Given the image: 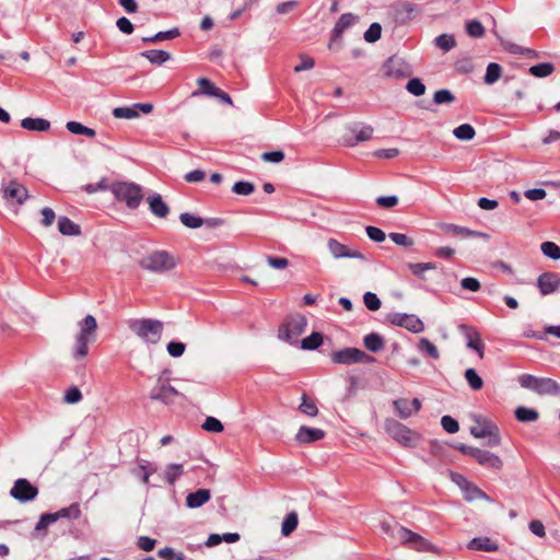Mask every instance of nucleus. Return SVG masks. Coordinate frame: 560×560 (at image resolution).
<instances>
[{
    "mask_svg": "<svg viewBox=\"0 0 560 560\" xmlns=\"http://www.w3.org/2000/svg\"><path fill=\"white\" fill-rule=\"evenodd\" d=\"M128 328L147 345L160 342L163 332V323L152 318L129 319Z\"/></svg>",
    "mask_w": 560,
    "mask_h": 560,
    "instance_id": "nucleus-1",
    "label": "nucleus"
},
{
    "mask_svg": "<svg viewBox=\"0 0 560 560\" xmlns=\"http://www.w3.org/2000/svg\"><path fill=\"white\" fill-rule=\"evenodd\" d=\"M80 331L75 337L73 347V358L81 360L89 353V343L95 340V332L97 329V322L93 315H86L83 320L79 323Z\"/></svg>",
    "mask_w": 560,
    "mask_h": 560,
    "instance_id": "nucleus-2",
    "label": "nucleus"
},
{
    "mask_svg": "<svg viewBox=\"0 0 560 560\" xmlns=\"http://www.w3.org/2000/svg\"><path fill=\"white\" fill-rule=\"evenodd\" d=\"M109 189L118 201L125 202L132 210L137 209L143 199L142 188L136 183L118 182L114 183Z\"/></svg>",
    "mask_w": 560,
    "mask_h": 560,
    "instance_id": "nucleus-3",
    "label": "nucleus"
},
{
    "mask_svg": "<svg viewBox=\"0 0 560 560\" xmlns=\"http://www.w3.org/2000/svg\"><path fill=\"white\" fill-rule=\"evenodd\" d=\"M176 259L165 250L152 252L139 260V266L154 273L167 272L176 267Z\"/></svg>",
    "mask_w": 560,
    "mask_h": 560,
    "instance_id": "nucleus-4",
    "label": "nucleus"
},
{
    "mask_svg": "<svg viewBox=\"0 0 560 560\" xmlns=\"http://www.w3.org/2000/svg\"><path fill=\"white\" fill-rule=\"evenodd\" d=\"M307 319L302 314L288 316L284 323L279 327L278 337L291 345L299 341L300 336L305 331Z\"/></svg>",
    "mask_w": 560,
    "mask_h": 560,
    "instance_id": "nucleus-5",
    "label": "nucleus"
},
{
    "mask_svg": "<svg viewBox=\"0 0 560 560\" xmlns=\"http://www.w3.org/2000/svg\"><path fill=\"white\" fill-rule=\"evenodd\" d=\"M395 540L419 552H436V548L421 535L401 526L394 532Z\"/></svg>",
    "mask_w": 560,
    "mask_h": 560,
    "instance_id": "nucleus-6",
    "label": "nucleus"
},
{
    "mask_svg": "<svg viewBox=\"0 0 560 560\" xmlns=\"http://www.w3.org/2000/svg\"><path fill=\"white\" fill-rule=\"evenodd\" d=\"M385 430L392 439L405 447H415L420 441L417 432L394 419L385 422Z\"/></svg>",
    "mask_w": 560,
    "mask_h": 560,
    "instance_id": "nucleus-7",
    "label": "nucleus"
},
{
    "mask_svg": "<svg viewBox=\"0 0 560 560\" xmlns=\"http://www.w3.org/2000/svg\"><path fill=\"white\" fill-rule=\"evenodd\" d=\"M178 397H183V394L170 384L167 372H163L151 389L150 398L152 400L162 401L165 405H171L174 404Z\"/></svg>",
    "mask_w": 560,
    "mask_h": 560,
    "instance_id": "nucleus-8",
    "label": "nucleus"
},
{
    "mask_svg": "<svg viewBox=\"0 0 560 560\" xmlns=\"http://www.w3.org/2000/svg\"><path fill=\"white\" fill-rule=\"evenodd\" d=\"M331 361L336 364L342 365H351L355 363H373L375 362V358L365 353L364 351L358 348H345L338 351H335L331 357Z\"/></svg>",
    "mask_w": 560,
    "mask_h": 560,
    "instance_id": "nucleus-9",
    "label": "nucleus"
},
{
    "mask_svg": "<svg viewBox=\"0 0 560 560\" xmlns=\"http://www.w3.org/2000/svg\"><path fill=\"white\" fill-rule=\"evenodd\" d=\"M381 71L386 78H406L411 74L410 66L397 56L389 57L383 63Z\"/></svg>",
    "mask_w": 560,
    "mask_h": 560,
    "instance_id": "nucleus-10",
    "label": "nucleus"
},
{
    "mask_svg": "<svg viewBox=\"0 0 560 560\" xmlns=\"http://www.w3.org/2000/svg\"><path fill=\"white\" fill-rule=\"evenodd\" d=\"M10 494L12 498L20 502H28L33 501L37 497L38 489L27 479L20 478L15 480L13 487L10 490Z\"/></svg>",
    "mask_w": 560,
    "mask_h": 560,
    "instance_id": "nucleus-11",
    "label": "nucleus"
},
{
    "mask_svg": "<svg viewBox=\"0 0 560 560\" xmlns=\"http://www.w3.org/2000/svg\"><path fill=\"white\" fill-rule=\"evenodd\" d=\"M389 320L393 325L404 327L413 334L424 330L422 320L413 314L394 313L389 316Z\"/></svg>",
    "mask_w": 560,
    "mask_h": 560,
    "instance_id": "nucleus-12",
    "label": "nucleus"
},
{
    "mask_svg": "<svg viewBox=\"0 0 560 560\" xmlns=\"http://www.w3.org/2000/svg\"><path fill=\"white\" fill-rule=\"evenodd\" d=\"M327 247L329 253L335 259L340 258H357L361 260H365V256L357 249H350L346 245L341 244L335 238H329L327 241Z\"/></svg>",
    "mask_w": 560,
    "mask_h": 560,
    "instance_id": "nucleus-13",
    "label": "nucleus"
},
{
    "mask_svg": "<svg viewBox=\"0 0 560 560\" xmlns=\"http://www.w3.org/2000/svg\"><path fill=\"white\" fill-rule=\"evenodd\" d=\"M393 406L401 419H407L421 409V401L418 398H413L412 400L398 398L393 401Z\"/></svg>",
    "mask_w": 560,
    "mask_h": 560,
    "instance_id": "nucleus-14",
    "label": "nucleus"
},
{
    "mask_svg": "<svg viewBox=\"0 0 560 560\" xmlns=\"http://www.w3.org/2000/svg\"><path fill=\"white\" fill-rule=\"evenodd\" d=\"M3 198L7 201H15L18 205H22L28 198V192L22 184L11 180L3 187Z\"/></svg>",
    "mask_w": 560,
    "mask_h": 560,
    "instance_id": "nucleus-15",
    "label": "nucleus"
},
{
    "mask_svg": "<svg viewBox=\"0 0 560 560\" xmlns=\"http://www.w3.org/2000/svg\"><path fill=\"white\" fill-rule=\"evenodd\" d=\"M537 285L542 295L553 293L560 285V278L552 272H545L539 276Z\"/></svg>",
    "mask_w": 560,
    "mask_h": 560,
    "instance_id": "nucleus-16",
    "label": "nucleus"
},
{
    "mask_svg": "<svg viewBox=\"0 0 560 560\" xmlns=\"http://www.w3.org/2000/svg\"><path fill=\"white\" fill-rule=\"evenodd\" d=\"M325 438V431L317 428H310L306 425L300 427L295 440L301 444H310Z\"/></svg>",
    "mask_w": 560,
    "mask_h": 560,
    "instance_id": "nucleus-17",
    "label": "nucleus"
},
{
    "mask_svg": "<svg viewBox=\"0 0 560 560\" xmlns=\"http://www.w3.org/2000/svg\"><path fill=\"white\" fill-rule=\"evenodd\" d=\"M480 465L485 466V467H489V468H492L494 470H500L502 469L503 467V462L502 459L489 452V451H485V450H480L478 448L477 452H475V457H474Z\"/></svg>",
    "mask_w": 560,
    "mask_h": 560,
    "instance_id": "nucleus-18",
    "label": "nucleus"
},
{
    "mask_svg": "<svg viewBox=\"0 0 560 560\" xmlns=\"http://www.w3.org/2000/svg\"><path fill=\"white\" fill-rule=\"evenodd\" d=\"M441 229L446 234H451V235L458 236V237H462V238H467V237H488V235L485 234V233L472 231V230H469L467 228L459 226V225L452 224V223L442 224Z\"/></svg>",
    "mask_w": 560,
    "mask_h": 560,
    "instance_id": "nucleus-19",
    "label": "nucleus"
},
{
    "mask_svg": "<svg viewBox=\"0 0 560 560\" xmlns=\"http://www.w3.org/2000/svg\"><path fill=\"white\" fill-rule=\"evenodd\" d=\"M150 211L158 218H166L170 208L162 199V196L160 194H152L147 199Z\"/></svg>",
    "mask_w": 560,
    "mask_h": 560,
    "instance_id": "nucleus-20",
    "label": "nucleus"
},
{
    "mask_svg": "<svg viewBox=\"0 0 560 560\" xmlns=\"http://www.w3.org/2000/svg\"><path fill=\"white\" fill-rule=\"evenodd\" d=\"M476 422L477 424L470 428V433L478 439L487 438L497 428L494 423L480 417H476Z\"/></svg>",
    "mask_w": 560,
    "mask_h": 560,
    "instance_id": "nucleus-21",
    "label": "nucleus"
},
{
    "mask_svg": "<svg viewBox=\"0 0 560 560\" xmlns=\"http://www.w3.org/2000/svg\"><path fill=\"white\" fill-rule=\"evenodd\" d=\"M211 498L210 490L208 489H198L195 492L189 493L186 497V505L189 509H197L207 503Z\"/></svg>",
    "mask_w": 560,
    "mask_h": 560,
    "instance_id": "nucleus-22",
    "label": "nucleus"
},
{
    "mask_svg": "<svg viewBox=\"0 0 560 560\" xmlns=\"http://www.w3.org/2000/svg\"><path fill=\"white\" fill-rule=\"evenodd\" d=\"M462 491L464 493V498L467 501H475V500H486L491 501V499L487 495L486 492H483L480 488H478L476 485L471 482H464L462 481Z\"/></svg>",
    "mask_w": 560,
    "mask_h": 560,
    "instance_id": "nucleus-23",
    "label": "nucleus"
},
{
    "mask_svg": "<svg viewBox=\"0 0 560 560\" xmlns=\"http://www.w3.org/2000/svg\"><path fill=\"white\" fill-rule=\"evenodd\" d=\"M536 394L560 396V385L552 378L540 377Z\"/></svg>",
    "mask_w": 560,
    "mask_h": 560,
    "instance_id": "nucleus-24",
    "label": "nucleus"
},
{
    "mask_svg": "<svg viewBox=\"0 0 560 560\" xmlns=\"http://www.w3.org/2000/svg\"><path fill=\"white\" fill-rule=\"evenodd\" d=\"M470 550L497 551L498 545L489 537H477L471 539L467 546Z\"/></svg>",
    "mask_w": 560,
    "mask_h": 560,
    "instance_id": "nucleus-25",
    "label": "nucleus"
},
{
    "mask_svg": "<svg viewBox=\"0 0 560 560\" xmlns=\"http://www.w3.org/2000/svg\"><path fill=\"white\" fill-rule=\"evenodd\" d=\"M21 127L32 131H47L50 128V122L44 118H24L21 121Z\"/></svg>",
    "mask_w": 560,
    "mask_h": 560,
    "instance_id": "nucleus-26",
    "label": "nucleus"
},
{
    "mask_svg": "<svg viewBox=\"0 0 560 560\" xmlns=\"http://www.w3.org/2000/svg\"><path fill=\"white\" fill-rule=\"evenodd\" d=\"M58 230L62 235L77 236L81 234V229L67 217H60L58 220Z\"/></svg>",
    "mask_w": 560,
    "mask_h": 560,
    "instance_id": "nucleus-27",
    "label": "nucleus"
},
{
    "mask_svg": "<svg viewBox=\"0 0 560 560\" xmlns=\"http://www.w3.org/2000/svg\"><path fill=\"white\" fill-rule=\"evenodd\" d=\"M355 20L357 16L353 15L352 13H343L335 24V27L332 30V37L337 38L341 36L345 30L351 26L355 22Z\"/></svg>",
    "mask_w": 560,
    "mask_h": 560,
    "instance_id": "nucleus-28",
    "label": "nucleus"
},
{
    "mask_svg": "<svg viewBox=\"0 0 560 560\" xmlns=\"http://www.w3.org/2000/svg\"><path fill=\"white\" fill-rule=\"evenodd\" d=\"M364 347L371 352H378L384 348V339L377 332H371L363 338Z\"/></svg>",
    "mask_w": 560,
    "mask_h": 560,
    "instance_id": "nucleus-29",
    "label": "nucleus"
},
{
    "mask_svg": "<svg viewBox=\"0 0 560 560\" xmlns=\"http://www.w3.org/2000/svg\"><path fill=\"white\" fill-rule=\"evenodd\" d=\"M141 56L147 58L153 65H162L171 58V55L167 51L159 49L142 51Z\"/></svg>",
    "mask_w": 560,
    "mask_h": 560,
    "instance_id": "nucleus-30",
    "label": "nucleus"
},
{
    "mask_svg": "<svg viewBox=\"0 0 560 560\" xmlns=\"http://www.w3.org/2000/svg\"><path fill=\"white\" fill-rule=\"evenodd\" d=\"M184 474V467L180 464H171L164 470V480L173 486L175 481Z\"/></svg>",
    "mask_w": 560,
    "mask_h": 560,
    "instance_id": "nucleus-31",
    "label": "nucleus"
},
{
    "mask_svg": "<svg viewBox=\"0 0 560 560\" xmlns=\"http://www.w3.org/2000/svg\"><path fill=\"white\" fill-rule=\"evenodd\" d=\"M459 329L467 339V347L469 349L474 350L475 348H477L478 343L482 341L479 332L476 329L468 327L466 325H460Z\"/></svg>",
    "mask_w": 560,
    "mask_h": 560,
    "instance_id": "nucleus-32",
    "label": "nucleus"
},
{
    "mask_svg": "<svg viewBox=\"0 0 560 560\" xmlns=\"http://www.w3.org/2000/svg\"><path fill=\"white\" fill-rule=\"evenodd\" d=\"M514 413L515 418L520 422H535L539 417L538 412L535 409L523 406L517 407Z\"/></svg>",
    "mask_w": 560,
    "mask_h": 560,
    "instance_id": "nucleus-33",
    "label": "nucleus"
},
{
    "mask_svg": "<svg viewBox=\"0 0 560 560\" xmlns=\"http://www.w3.org/2000/svg\"><path fill=\"white\" fill-rule=\"evenodd\" d=\"M453 135L458 140L469 141L474 139V137L476 136V131L471 125L463 124L453 130Z\"/></svg>",
    "mask_w": 560,
    "mask_h": 560,
    "instance_id": "nucleus-34",
    "label": "nucleus"
},
{
    "mask_svg": "<svg viewBox=\"0 0 560 560\" xmlns=\"http://www.w3.org/2000/svg\"><path fill=\"white\" fill-rule=\"evenodd\" d=\"M502 75V68L497 62H490L487 67L483 81L486 84L491 85L495 83Z\"/></svg>",
    "mask_w": 560,
    "mask_h": 560,
    "instance_id": "nucleus-35",
    "label": "nucleus"
},
{
    "mask_svg": "<svg viewBox=\"0 0 560 560\" xmlns=\"http://www.w3.org/2000/svg\"><path fill=\"white\" fill-rule=\"evenodd\" d=\"M298 524H299L298 514L295 512L289 513L282 522V526H281L282 535L283 536L291 535L298 527Z\"/></svg>",
    "mask_w": 560,
    "mask_h": 560,
    "instance_id": "nucleus-36",
    "label": "nucleus"
},
{
    "mask_svg": "<svg viewBox=\"0 0 560 560\" xmlns=\"http://www.w3.org/2000/svg\"><path fill=\"white\" fill-rule=\"evenodd\" d=\"M197 83L200 90L192 92L191 96L194 97L199 96L200 94L212 96L218 90V88L207 78H199Z\"/></svg>",
    "mask_w": 560,
    "mask_h": 560,
    "instance_id": "nucleus-37",
    "label": "nucleus"
},
{
    "mask_svg": "<svg viewBox=\"0 0 560 560\" xmlns=\"http://www.w3.org/2000/svg\"><path fill=\"white\" fill-rule=\"evenodd\" d=\"M555 70V67L550 62H542L529 68V73L537 78H546L550 75Z\"/></svg>",
    "mask_w": 560,
    "mask_h": 560,
    "instance_id": "nucleus-38",
    "label": "nucleus"
},
{
    "mask_svg": "<svg viewBox=\"0 0 560 560\" xmlns=\"http://www.w3.org/2000/svg\"><path fill=\"white\" fill-rule=\"evenodd\" d=\"M418 349L420 352L427 354L428 357L432 358V359H439L440 358V353H439V350L438 348L435 347V345H433L429 339L427 338H421L419 343H418Z\"/></svg>",
    "mask_w": 560,
    "mask_h": 560,
    "instance_id": "nucleus-39",
    "label": "nucleus"
},
{
    "mask_svg": "<svg viewBox=\"0 0 560 560\" xmlns=\"http://www.w3.org/2000/svg\"><path fill=\"white\" fill-rule=\"evenodd\" d=\"M180 222L189 229H199L205 224V220L200 217L184 212L179 215Z\"/></svg>",
    "mask_w": 560,
    "mask_h": 560,
    "instance_id": "nucleus-40",
    "label": "nucleus"
},
{
    "mask_svg": "<svg viewBox=\"0 0 560 560\" xmlns=\"http://www.w3.org/2000/svg\"><path fill=\"white\" fill-rule=\"evenodd\" d=\"M465 380L474 390H479L483 386L482 378L478 375L475 369L469 368L465 371Z\"/></svg>",
    "mask_w": 560,
    "mask_h": 560,
    "instance_id": "nucleus-41",
    "label": "nucleus"
},
{
    "mask_svg": "<svg viewBox=\"0 0 560 560\" xmlns=\"http://www.w3.org/2000/svg\"><path fill=\"white\" fill-rule=\"evenodd\" d=\"M299 410L308 417H316L318 415L317 406L306 394L302 395V402L299 406Z\"/></svg>",
    "mask_w": 560,
    "mask_h": 560,
    "instance_id": "nucleus-42",
    "label": "nucleus"
},
{
    "mask_svg": "<svg viewBox=\"0 0 560 560\" xmlns=\"http://www.w3.org/2000/svg\"><path fill=\"white\" fill-rule=\"evenodd\" d=\"M177 36H179L178 28H172V30H168V31L159 32V33H156L155 35H153L151 37H144L143 42L144 43H156V42H161V40L173 39V38H175Z\"/></svg>",
    "mask_w": 560,
    "mask_h": 560,
    "instance_id": "nucleus-43",
    "label": "nucleus"
},
{
    "mask_svg": "<svg viewBox=\"0 0 560 560\" xmlns=\"http://www.w3.org/2000/svg\"><path fill=\"white\" fill-rule=\"evenodd\" d=\"M434 43L440 49H442L445 52L453 49L456 45L454 36L450 34L439 35L438 37H435Z\"/></svg>",
    "mask_w": 560,
    "mask_h": 560,
    "instance_id": "nucleus-44",
    "label": "nucleus"
},
{
    "mask_svg": "<svg viewBox=\"0 0 560 560\" xmlns=\"http://www.w3.org/2000/svg\"><path fill=\"white\" fill-rule=\"evenodd\" d=\"M56 513H57L58 520L59 518L77 520L81 515V510H80V505L78 503H72L70 506L63 508Z\"/></svg>",
    "mask_w": 560,
    "mask_h": 560,
    "instance_id": "nucleus-45",
    "label": "nucleus"
},
{
    "mask_svg": "<svg viewBox=\"0 0 560 560\" xmlns=\"http://www.w3.org/2000/svg\"><path fill=\"white\" fill-rule=\"evenodd\" d=\"M113 115L118 119H132L139 116L135 104L130 107H116L113 110Z\"/></svg>",
    "mask_w": 560,
    "mask_h": 560,
    "instance_id": "nucleus-46",
    "label": "nucleus"
},
{
    "mask_svg": "<svg viewBox=\"0 0 560 560\" xmlns=\"http://www.w3.org/2000/svg\"><path fill=\"white\" fill-rule=\"evenodd\" d=\"M539 378L540 377L534 376L532 374H522L518 376V383L523 388L530 389L536 393Z\"/></svg>",
    "mask_w": 560,
    "mask_h": 560,
    "instance_id": "nucleus-47",
    "label": "nucleus"
},
{
    "mask_svg": "<svg viewBox=\"0 0 560 560\" xmlns=\"http://www.w3.org/2000/svg\"><path fill=\"white\" fill-rule=\"evenodd\" d=\"M542 254L551 259H560V246L553 242H544L540 245Z\"/></svg>",
    "mask_w": 560,
    "mask_h": 560,
    "instance_id": "nucleus-48",
    "label": "nucleus"
},
{
    "mask_svg": "<svg viewBox=\"0 0 560 560\" xmlns=\"http://www.w3.org/2000/svg\"><path fill=\"white\" fill-rule=\"evenodd\" d=\"M323 342V336L319 332H312L302 340V348L306 350L317 349Z\"/></svg>",
    "mask_w": 560,
    "mask_h": 560,
    "instance_id": "nucleus-49",
    "label": "nucleus"
},
{
    "mask_svg": "<svg viewBox=\"0 0 560 560\" xmlns=\"http://www.w3.org/2000/svg\"><path fill=\"white\" fill-rule=\"evenodd\" d=\"M406 89L410 94L415 96H421L425 93V85L420 79L417 78L410 79L406 85Z\"/></svg>",
    "mask_w": 560,
    "mask_h": 560,
    "instance_id": "nucleus-50",
    "label": "nucleus"
},
{
    "mask_svg": "<svg viewBox=\"0 0 560 560\" xmlns=\"http://www.w3.org/2000/svg\"><path fill=\"white\" fill-rule=\"evenodd\" d=\"M455 101L454 94L446 89L438 90L433 95V102L435 104H450Z\"/></svg>",
    "mask_w": 560,
    "mask_h": 560,
    "instance_id": "nucleus-51",
    "label": "nucleus"
},
{
    "mask_svg": "<svg viewBox=\"0 0 560 560\" xmlns=\"http://www.w3.org/2000/svg\"><path fill=\"white\" fill-rule=\"evenodd\" d=\"M232 191L236 195L248 196L255 191V186H254V184H252L249 182L241 180V182H236L233 185Z\"/></svg>",
    "mask_w": 560,
    "mask_h": 560,
    "instance_id": "nucleus-52",
    "label": "nucleus"
},
{
    "mask_svg": "<svg viewBox=\"0 0 560 560\" xmlns=\"http://www.w3.org/2000/svg\"><path fill=\"white\" fill-rule=\"evenodd\" d=\"M466 31L469 36L474 38H480L485 34V27L477 20H471L466 24Z\"/></svg>",
    "mask_w": 560,
    "mask_h": 560,
    "instance_id": "nucleus-53",
    "label": "nucleus"
},
{
    "mask_svg": "<svg viewBox=\"0 0 560 560\" xmlns=\"http://www.w3.org/2000/svg\"><path fill=\"white\" fill-rule=\"evenodd\" d=\"M382 26L378 23H372L370 27L364 32V39L368 43H375L381 38Z\"/></svg>",
    "mask_w": 560,
    "mask_h": 560,
    "instance_id": "nucleus-54",
    "label": "nucleus"
},
{
    "mask_svg": "<svg viewBox=\"0 0 560 560\" xmlns=\"http://www.w3.org/2000/svg\"><path fill=\"white\" fill-rule=\"evenodd\" d=\"M364 305L370 311H377L380 310L382 303L378 296L373 292H366L363 295Z\"/></svg>",
    "mask_w": 560,
    "mask_h": 560,
    "instance_id": "nucleus-55",
    "label": "nucleus"
},
{
    "mask_svg": "<svg viewBox=\"0 0 560 560\" xmlns=\"http://www.w3.org/2000/svg\"><path fill=\"white\" fill-rule=\"evenodd\" d=\"M202 429L208 432L220 433L224 428L220 420L214 417H208L202 424Z\"/></svg>",
    "mask_w": 560,
    "mask_h": 560,
    "instance_id": "nucleus-56",
    "label": "nucleus"
},
{
    "mask_svg": "<svg viewBox=\"0 0 560 560\" xmlns=\"http://www.w3.org/2000/svg\"><path fill=\"white\" fill-rule=\"evenodd\" d=\"M436 266L434 262H417L409 264V269L411 272L418 277H423L424 271L435 269Z\"/></svg>",
    "mask_w": 560,
    "mask_h": 560,
    "instance_id": "nucleus-57",
    "label": "nucleus"
},
{
    "mask_svg": "<svg viewBox=\"0 0 560 560\" xmlns=\"http://www.w3.org/2000/svg\"><path fill=\"white\" fill-rule=\"evenodd\" d=\"M389 238L398 246L401 247H411L413 245V240L406 234L402 233H389Z\"/></svg>",
    "mask_w": 560,
    "mask_h": 560,
    "instance_id": "nucleus-58",
    "label": "nucleus"
},
{
    "mask_svg": "<svg viewBox=\"0 0 560 560\" xmlns=\"http://www.w3.org/2000/svg\"><path fill=\"white\" fill-rule=\"evenodd\" d=\"M82 399L81 390L77 386H72L66 390L63 400L67 404H77Z\"/></svg>",
    "mask_w": 560,
    "mask_h": 560,
    "instance_id": "nucleus-59",
    "label": "nucleus"
},
{
    "mask_svg": "<svg viewBox=\"0 0 560 560\" xmlns=\"http://www.w3.org/2000/svg\"><path fill=\"white\" fill-rule=\"evenodd\" d=\"M167 352L173 358H179L184 354L186 346L179 341H171L167 343Z\"/></svg>",
    "mask_w": 560,
    "mask_h": 560,
    "instance_id": "nucleus-60",
    "label": "nucleus"
},
{
    "mask_svg": "<svg viewBox=\"0 0 560 560\" xmlns=\"http://www.w3.org/2000/svg\"><path fill=\"white\" fill-rule=\"evenodd\" d=\"M442 428L448 433H456L459 430L458 422L451 416H443L441 419Z\"/></svg>",
    "mask_w": 560,
    "mask_h": 560,
    "instance_id": "nucleus-61",
    "label": "nucleus"
},
{
    "mask_svg": "<svg viewBox=\"0 0 560 560\" xmlns=\"http://www.w3.org/2000/svg\"><path fill=\"white\" fill-rule=\"evenodd\" d=\"M373 131H374V129L369 125H364L360 129L353 130L358 142L370 140L373 136Z\"/></svg>",
    "mask_w": 560,
    "mask_h": 560,
    "instance_id": "nucleus-62",
    "label": "nucleus"
},
{
    "mask_svg": "<svg viewBox=\"0 0 560 560\" xmlns=\"http://www.w3.org/2000/svg\"><path fill=\"white\" fill-rule=\"evenodd\" d=\"M159 556L165 560H185V556L183 553H176L171 547L160 549Z\"/></svg>",
    "mask_w": 560,
    "mask_h": 560,
    "instance_id": "nucleus-63",
    "label": "nucleus"
},
{
    "mask_svg": "<svg viewBox=\"0 0 560 560\" xmlns=\"http://www.w3.org/2000/svg\"><path fill=\"white\" fill-rule=\"evenodd\" d=\"M365 231L368 236L376 243H381L386 238L385 232L376 226H366Z\"/></svg>",
    "mask_w": 560,
    "mask_h": 560,
    "instance_id": "nucleus-64",
    "label": "nucleus"
}]
</instances>
